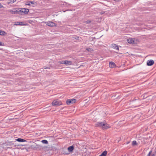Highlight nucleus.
I'll return each mask as SVG.
<instances>
[{
  "label": "nucleus",
  "instance_id": "1",
  "mask_svg": "<svg viewBox=\"0 0 156 156\" xmlns=\"http://www.w3.org/2000/svg\"><path fill=\"white\" fill-rule=\"evenodd\" d=\"M29 12V9L25 8H16L14 10V14H27Z\"/></svg>",
  "mask_w": 156,
  "mask_h": 156
},
{
  "label": "nucleus",
  "instance_id": "2",
  "mask_svg": "<svg viewBox=\"0 0 156 156\" xmlns=\"http://www.w3.org/2000/svg\"><path fill=\"white\" fill-rule=\"evenodd\" d=\"M52 105L54 106H58L62 104V102L58 100H55L52 103Z\"/></svg>",
  "mask_w": 156,
  "mask_h": 156
},
{
  "label": "nucleus",
  "instance_id": "3",
  "mask_svg": "<svg viewBox=\"0 0 156 156\" xmlns=\"http://www.w3.org/2000/svg\"><path fill=\"white\" fill-rule=\"evenodd\" d=\"M76 101V100L75 99H69L66 100V103L67 105H69L75 103Z\"/></svg>",
  "mask_w": 156,
  "mask_h": 156
},
{
  "label": "nucleus",
  "instance_id": "4",
  "mask_svg": "<svg viewBox=\"0 0 156 156\" xmlns=\"http://www.w3.org/2000/svg\"><path fill=\"white\" fill-rule=\"evenodd\" d=\"M110 128V126L108 124H107L105 122H104L102 124V129L104 130L107 129L109 128Z\"/></svg>",
  "mask_w": 156,
  "mask_h": 156
},
{
  "label": "nucleus",
  "instance_id": "5",
  "mask_svg": "<svg viewBox=\"0 0 156 156\" xmlns=\"http://www.w3.org/2000/svg\"><path fill=\"white\" fill-rule=\"evenodd\" d=\"M60 63L62 64H65L66 65H71L72 64V62L68 60H65L62 61Z\"/></svg>",
  "mask_w": 156,
  "mask_h": 156
},
{
  "label": "nucleus",
  "instance_id": "6",
  "mask_svg": "<svg viewBox=\"0 0 156 156\" xmlns=\"http://www.w3.org/2000/svg\"><path fill=\"white\" fill-rule=\"evenodd\" d=\"M112 98L113 99H119L120 98V95L119 93H117L112 95Z\"/></svg>",
  "mask_w": 156,
  "mask_h": 156
},
{
  "label": "nucleus",
  "instance_id": "7",
  "mask_svg": "<svg viewBox=\"0 0 156 156\" xmlns=\"http://www.w3.org/2000/svg\"><path fill=\"white\" fill-rule=\"evenodd\" d=\"M154 63V60L152 59L148 60L147 62V64L148 66H151Z\"/></svg>",
  "mask_w": 156,
  "mask_h": 156
},
{
  "label": "nucleus",
  "instance_id": "8",
  "mask_svg": "<svg viewBox=\"0 0 156 156\" xmlns=\"http://www.w3.org/2000/svg\"><path fill=\"white\" fill-rule=\"evenodd\" d=\"M46 23V25L51 27H53L55 26V23L52 22L48 21Z\"/></svg>",
  "mask_w": 156,
  "mask_h": 156
},
{
  "label": "nucleus",
  "instance_id": "9",
  "mask_svg": "<svg viewBox=\"0 0 156 156\" xmlns=\"http://www.w3.org/2000/svg\"><path fill=\"white\" fill-rule=\"evenodd\" d=\"M103 122H97L95 124V126L97 127H101L102 128V124L103 123Z\"/></svg>",
  "mask_w": 156,
  "mask_h": 156
},
{
  "label": "nucleus",
  "instance_id": "10",
  "mask_svg": "<svg viewBox=\"0 0 156 156\" xmlns=\"http://www.w3.org/2000/svg\"><path fill=\"white\" fill-rule=\"evenodd\" d=\"M135 39L129 38L127 39V41L130 44H134L135 43Z\"/></svg>",
  "mask_w": 156,
  "mask_h": 156
},
{
  "label": "nucleus",
  "instance_id": "11",
  "mask_svg": "<svg viewBox=\"0 0 156 156\" xmlns=\"http://www.w3.org/2000/svg\"><path fill=\"white\" fill-rule=\"evenodd\" d=\"M109 66L110 68H114L116 66L115 64L113 62H109Z\"/></svg>",
  "mask_w": 156,
  "mask_h": 156
},
{
  "label": "nucleus",
  "instance_id": "12",
  "mask_svg": "<svg viewBox=\"0 0 156 156\" xmlns=\"http://www.w3.org/2000/svg\"><path fill=\"white\" fill-rule=\"evenodd\" d=\"M112 48L114 49H115L118 50H119V48L118 45H117L116 44H112Z\"/></svg>",
  "mask_w": 156,
  "mask_h": 156
},
{
  "label": "nucleus",
  "instance_id": "13",
  "mask_svg": "<svg viewBox=\"0 0 156 156\" xmlns=\"http://www.w3.org/2000/svg\"><path fill=\"white\" fill-rule=\"evenodd\" d=\"M74 147L73 146V145H72L69 147L67 148V150L69 152H70L73 151V150L74 149Z\"/></svg>",
  "mask_w": 156,
  "mask_h": 156
},
{
  "label": "nucleus",
  "instance_id": "14",
  "mask_svg": "<svg viewBox=\"0 0 156 156\" xmlns=\"http://www.w3.org/2000/svg\"><path fill=\"white\" fill-rule=\"evenodd\" d=\"M16 141L19 142H27V141L26 140L20 138H18L16 139Z\"/></svg>",
  "mask_w": 156,
  "mask_h": 156
},
{
  "label": "nucleus",
  "instance_id": "15",
  "mask_svg": "<svg viewBox=\"0 0 156 156\" xmlns=\"http://www.w3.org/2000/svg\"><path fill=\"white\" fill-rule=\"evenodd\" d=\"M14 25H24V24H23V22H15V24H14Z\"/></svg>",
  "mask_w": 156,
  "mask_h": 156
},
{
  "label": "nucleus",
  "instance_id": "16",
  "mask_svg": "<svg viewBox=\"0 0 156 156\" xmlns=\"http://www.w3.org/2000/svg\"><path fill=\"white\" fill-rule=\"evenodd\" d=\"M107 154V151H104L99 156H106Z\"/></svg>",
  "mask_w": 156,
  "mask_h": 156
},
{
  "label": "nucleus",
  "instance_id": "17",
  "mask_svg": "<svg viewBox=\"0 0 156 156\" xmlns=\"http://www.w3.org/2000/svg\"><path fill=\"white\" fill-rule=\"evenodd\" d=\"M7 34V33L5 31L0 30V35H5Z\"/></svg>",
  "mask_w": 156,
  "mask_h": 156
},
{
  "label": "nucleus",
  "instance_id": "18",
  "mask_svg": "<svg viewBox=\"0 0 156 156\" xmlns=\"http://www.w3.org/2000/svg\"><path fill=\"white\" fill-rule=\"evenodd\" d=\"M9 2H7V3L8 4H12L14 2H16V0H9Z\"/></svg>",
  "mask_w": 156,
  "mask_h": 156
},
{
  "label": "nucleus",
  "instance_id": "19",
  "mask_svg": "<svg viewBox=\"0 0 156 156\" xmlns=\"http://www.w3.org/2000/svg\"><path fill=\"white\" fill-rule=\"evenodd\" d=\"M41 142L42 143L44 144H48V141L46 140H42Z\"/></svg>",
  "mask_w": 156,
  "mask_h": 156
},
{
  "label": "nucleus",
  "instance_id": "20",
  "mask_svg": "<svg viewBox=\"0 0 156 156\" xmlns=\"http://www.w3.org/2000/svg\"><path fill=\"white\" fill-rule=\"evenodd\" d=\"M29 2H30V3L33 5H36L37 4V3L36 2L34 1H30Z\"/></svg>",
  "mask_w": 156,
  "mask_h": 156
},
{
  "label": "nucleus",
  "instance_id": "21",
  "mask_svg": "<svg viewBox=\"0 0 156 156\" xmlns=\"http://www.w3.org/2000/svg\"><path fill=\"white\" fill-rule=\"evenodd\" d=\"M137 145V144L136 142V140H133V142H132V145L133 146H135V145Z\"/></svg>",
  "mask_w": 156,
  "mask_h": 156
},
{
  "label": "nucleus",
  "instance_id": "22",
  "mask_svg": "<svg viewBox=\"0 0 156 156\" xmlns=\"http://www.w3.org/2000/svg\"><path fill=\"white\" fill-rule=\"evenodd\" d=\"M91 21L90 20H88L87 21H85L84 22V23H91Z\"/></svg>",
  "mask_w": 156,
  "mask_h": 156
},
{
  "label": "nucleus",
  "instance_id": "23",
  "mask_svg": "<svg viewBox=\"0 0 156 156\" xmlns=\"http://www.w3.org/2000/svg\"><path fill=\"white\" fill-rule=\"evenodd\" d=\"M25 5H26L30 6V2H27L26 3Z\"/></svg>",
  "mask_w": 156,
  "mask_h": 156
},
{
  "label": "nucleus",
  "instance_id": "24",
  "mask_svg": "<svg viewBox=\"0 0 156 156\" xmlns=\"http://www.w3.org/2000/svg\"><path fill=\"white\" fill-rule=\"evenodd\" d=\"M152 152V151L151 150V151H150L149 152V153L148 154L147 156H150V154Z\"/></svg>",
  "mask_w": 156,
  "mask_h": 156
},
{
  "label": "nucleus",
  "instance_id": "25",
  "mask_svg": "<svg viewBox=\"0 0 156 156\" xmlns=\"http://www.w3.org/2000/svg\"><path fill=\"white\" fill-rule=\"evenodd\" d=\"M9 12H11L14 13V10L13 11L12 10H10Z\"/></svg>",
  "mask_w": 156,
  "mask_h": 156
},
{
  "label": "nucleus",
  "instance_id": "26",
  "mask_svg": "<svg viewBox=\"0 0 156 156\" xmlns=\"http://www.w3.org/2000/svg\"><path fill=\"white\" fill-rule=\"evenodd\" d=\"M3 44H2V42L0 41V46H3Z\"/></svg>",
  "mask_w": 156,
  "mask_h": 156
},
{
  "label": "nucleus",
  "instance_id": "27",
  "mask_svg": "<svg viewBox=\"0 0 156 156\" xmlns=\"http://www.w3.org/2000/svg\"><path fill=\"white\" fill-rule=\"evenodd\" d=\"M137 98H134L133 100V101H136V100L137 99Z\"/></svg>",
  "mask_w": 156,
  "mask_h": 156
},
{
  "label": "nucleus",
  "instance_id": "28",
  "mask_svg": "<svg viewBox=\"0 0 156 156\" xmlns=\"http://www.w3.org/2000/svg\"><path fill=\"white\" fill-rule=\"evenodd\" d=\"M105 13V12H100V14H103L104 13Z\"/></svg>",
  "mask_w": 156,
  "mask_h": 156
},
{
  "label": "nucleus",
  "instance_id": "29",
  "mask_svg": "<svg viewBox=\"0 0 156 156\" xmlns=\"http://www.w3.org/2000/svg\"><path fill=\"white\" fill-rule=\"evenodd\" d=\"M3 7V6L0 3V8H1Z\"/></svg>",
  "mask_w": 156,
  "mask_h": 156
},
{
  "label": "nucleus",
  "instance_id": "30",
  "mask_svg": "<svg viewBox=\"0 0 156 156\" xmlns=\"http://www.w3.org/2000/svg\"><path fill=\"white\" fill-rule=\"evenodd\" d=\"M114 1H115L117 2L118 1H119V0H114Z\"/></svg>",
  "mask_w": 156,
  "mask_h": 156
},
{
  "label": "nucleus",
  "instance_id": "31",
  "mask_svg": "<svg viewBox=\"0 0 156 156\" xmlns=\"http://www.w3.org/2000/svg\"><path fill=\"white\" fill-rule=\"evenodd\" d=\"M21 146H25V145H22Z\"/></svg>",
  "mask_w": 156,
  "mask_h": 156
},
{
  "label": "nucleus",
  "instance_id": "32",
  "mask_svg": "<svg viewBox=\"0 0 156 156\" xmlns=\"http://www.w3.org/2000/svg\"><path fill=\"white\" fill-rule=\"evenodd\" d=\"M44 67V69H46L47 68H46V67Z\"/></svg>",
  "mask_w": 156,
  "mask_h": 156
},
{
  "label": "nucleus",
  "instance_id": "33",
  "mask_svg": "<svg viewBox=\"0 0 156 156\" xmlns=\"http://www.w3.org/2000/svg\"><path fill=\"white\" fill-rule=\"evenodd\" d=\"M152 156H154V154H153Z\"/></svg>",
  "mask_w": 156,
  "mask_h": 156
},
{
  "label": "nucleus",
  "instance_id": "34",
  "mask_svg": "<svg viewBox=\"0 0 156 156\" xmlns=\"http://www.w3.org/2000/svg\"><path fill=\"white\" fill-rule=\"evenodd\" d=\"M78 37H77V39H78Z\"/></svg>",
  "mask_w": 156,
  "mask_h": 156
},
{
  "label": "nucleus",
  "instance_id": "35",
  "mask_svg": "<svg viewBox=\"0 0 156 156\" xmlns=\"http://www.w3.org/2000/svg\"><path fill=\"white\" fill-rule=\"evenodd\" d=\"M78 37H77V39H78Z\"/></svg>",
  "mask_w": 156,
  "mask_h": 156
},
{
  "label": "nucleus",
  "instance_id": "36",
  "mask_svg": "<svg viewBox=\"0 0 156 156\" xmlns=\"http://www.w3.org/2000/svg\"><path fill=\"white\" fill-rule=\"evenodd\" d=\"M78 37H77V39H78Z\"/></svg>",
  "mask_w": 156,
  "mask_h": 156
}]
</instances>
